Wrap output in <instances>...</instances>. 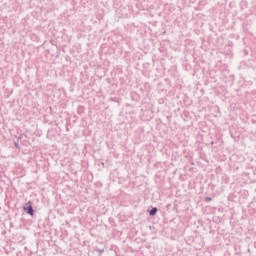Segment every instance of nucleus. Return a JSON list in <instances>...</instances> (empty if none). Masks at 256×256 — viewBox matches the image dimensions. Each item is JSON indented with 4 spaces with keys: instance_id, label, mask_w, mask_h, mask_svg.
Listing matches in <instances>:
<instances>
[{
    "instance_id": "obj_1",
    "label": "nucleus",
    "mask_w": 256,
    "mask_h": 256,
    "mask_svg": "<svg viewBox=\"0 0 256 256\" xmlns=\"http://www.w3.org/2000/svg\"><path fill=\"white\" fill-rule=\"evenodd\" d=\"M24 211H27L28 215L33 216L34 211H33V206L31 205V201L27 202L25 206L23 207Z\"/></svg>"
},
{
    "instance_id": "obj_2",
    "label": "nucleus",
    "mask_w": 256,
    "mask_h": 256,
    "mask_svg": "<svg viewBox=\"0 0 256 256\" xmlns=\"http://www.w3.org/2000/svg\"><path fill=\"white\" fill-rule=\"evenodd\" d=\"M157 213V208H153L151 211H150V215H155Z\"/></svg>"
},
{
    "instance_id": "obj_3",
    "label": "nucleus",
    "mask_w": 256,
    "mask_h": 256,
    "mask_svg": "<svg viewBox=\"0 0 256 256\" xmlns=\"http://www.w3.org/2000/svg\"><path fill=\"white\" fill-rule=\"evenodd\" d=\"M206 201H211V198H206Z\"/></svg>"
}]
</instances>
